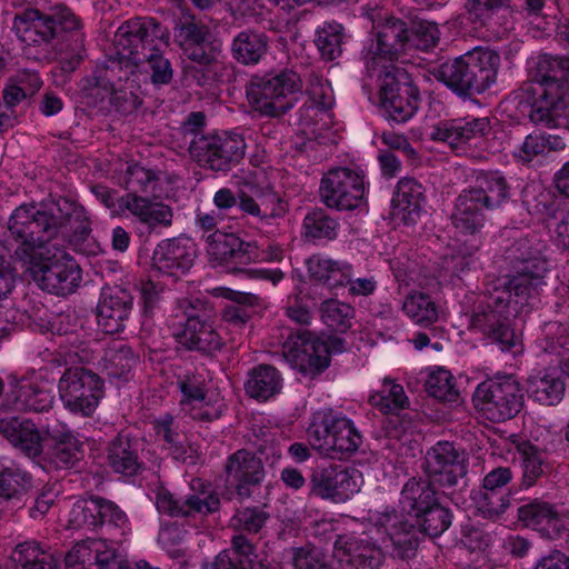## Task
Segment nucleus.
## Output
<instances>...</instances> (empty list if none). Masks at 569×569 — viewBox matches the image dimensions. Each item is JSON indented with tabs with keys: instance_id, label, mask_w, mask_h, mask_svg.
<instances>
[{
	"instance_id": "obj_15",
	"label": "nucleus",
	"mask_w": 569,
	"mask_h": 569,
	"mask_svg": "<svg viewBox=\"0 0 569 569\" xmlns=\"http://www.w3.org/2000/svg\"><path fill=\"white\" fill-rule=\"evenodd\" d=\"M345 350V341L330 336L321 337L310 331H298L283 343V357L296 369L306 375L325 370L331 355Z\"/></svg>"
},
{
	"instance_id": "obj_54",
	"label": "nucleus",
	"mask_w": 569,
	"mask_h": 569,
	"mask_svg": "<svg viewBox=\"0 0 569 569\" xmlns=\"http://www.w3.org/2000/svg\"><path fill=\"white\" fill-rule=\"evenodd\" d=\"M108 461L111 468L119 473L132 475L138 469L137 456L131 443L123 436L117 437L108 448Z\"/></svg>"
},
{
	"instance_id": "obj_28",
	"label": "nucleus",
	"mask_w": 569,
	"mask_h": 569,
	"mask_svg": "<svg viewBox=\"0 0 569 569\" xmlns=\"http://www.w3.org/2000/svg\"><path fill=\"white\" fill-rule=\"evenodd\" d=\"M425 470L435 486L450 487L466 473L465 459L452 443L440 441L427 452Z\"/></svg>"
},
{
	"instance_id": "obj_45",
	"label": "nucleus",
	"mask_w": 569,
	"mask_h": 569,
	"mask_svg": "<svg viewBox=\"0 0 569 569\" xmlns=\"http://www.w3.org/2000/svg\"><path fill=\"white\" fill-rule=\"evenodd\" d=\"M282 388V378L277 369L260 366L252 370L247 382L246 391L254 399L267 401L278 395Z\"/></svg>"
},
{
	"instance_id": "obj_2",
	"label": "nucleus",
	"mask_w": 569,
	"mask_h": 569,
	"mask_svg": "<svg viewBox=\"0 0 569 569\" xmlns=\"http://www.w3.org/2000/svg\"><path fill=\"white\" fill-rule=\"evenodd\" d=\"M402 32L401 23L385 24L368 37L362 49L367 74L376 80L380 106L396 122L409 120L418 109L417 89L395 67L407 44L401 40Z\"/></svg>"
},
{
	"instance_id": "obj_10",
	"label": "nucleus",
	"mask_w": 569,
	"mask_h": 569,
	"mask_svg": "<svg viewBox=\"0 0 569 569\" xmlns=\"http://www.w3.org/2000/svg\"><path fill=\"white\" fill-rule=\"evenodd\" d=\"M149 26L141 19H133L121 24L114 37V49L121 69L131 74L136 69L149 67L154 84L168 83L172 77L170 63L149 44Z\"/></svg>"
},
{
	"instance_id": "obj_22",
	"label": "nucleus",
	"mask_w": 569,
	"mask_h": 569,
	"mask_svg": "<svg viewBox=\"0 0 569 569\" xmlns=\"http://www.w3.org/2000/svg\"><path fill=\"white\" fill-rule=\"evenodd\" d=\"M181 315L172 320L173 335L178 342L189 349L213 351L221 347L222 341L210 322L203 321L194 313V308L188 301L179 303Z\"/></svg>"
},
{
	"instance_id": "obj_37",
	"label": "nucleus",
	"mask_w": 569,
	"mask_h": 569,
	"mask_svg": "<svg viewBox=\"0 0 569 569\" xmlns=\"http://www.w3.org/2000/svg\"><path fill=\"white\" fill-rule=\"evenodd\" d=\"M176 37L186 56L199 64L214 63L221 48L217 40L209 41L204 28L194 23L182 26Z\"/></svg>"
},
{
	"instance_id": "obj_32",
	"label": "nucleus",
	"mask_w": 569,
	"mask_h": 569,
	"mask_svg": "<svg viewBox=\"0 0 569 569\" xmlns=\"http://www.w3.org/2000/svg\"><path fill=\"white\" fill-rule=\"evenodd\" d=\"M493 455L508 459L513 451L520 456L521 467L523 469V480L527 486H531L535 480L545 471L546 452L529 441H520L517 436L509 438L499 437L491 442Z\"/></svg>"
},
{
	"instance_id": "obj_16",
	"label": "nucleus",
	"mask_w": 569,
	"mask_h": 569,
	"mask_svg": "<svg viewBox=\"0 0 569 569\" xmlns=\"http://www.w3.org/2000/svg\"><path fill=\"white\" fill-rule=\"evenodd\" d=\"M522 398L520 382L513 375L497 373L478 385L472 400L487 419L501 421L520 411Z\"/></svg>"
},
{
	"instance_id": "obj_41",
	"label": "nucleus",
	"mask_w": 569,
	"mask_h": 569,
	"mask_svg": "<svg viewBox=\"0 0 569 569\" xmlns=\"http://www.w3.org/2000/svg\"><path fill=\"white\" fill-rule=\"evenodd\" d=\"M519 519L528 527H532L546 536L553 538L565 528L566 519L560 517L552 507L546 502H531L518 510Z\"/></svg>"
},
{
	"instance_id": "obj_9",
	"label": "nucleus",
	"mask_w": 569,
	"mask_h": 569,
	"mask_svg": "<svg viewBox=\"0 0 569 569\" xmlns=\"http://www.w3.org/2000/svg\"><path fill=\"white\" fill-rule=\"evenodd\" d=\"M499 68V54L479 48L441 63L435 77L459 94L481 93L496 83Z\"/></svg>"
},
{
	"instance_id": "obj_43",
	"label": "nucleus",
	"mask_w": 569,
	"mask_h": 569,
	"mask_svg": "<svg viewBox=\"0 0 569 569\" xmlns=\"http://www.w3.org/2000/svg\"><path fill=\"white\" fill-rule=\"evenodd\" d=\"M368 401L383 415H398L409 405L403 387L389 377L381 380L380 389L370 392Z\"/></svg>"
},
{
	"instance_id": "obj_11",
	"label": "nucleus",
	"mask_w": 569,
	"mask_h": 569,
	"mask_svg": "<svg viewBox=\"0 0 569 569\" xmlns=\"http://www.w3.org/2000/svg\"><path fill=\"white\" fill-rule=\"evenodd\" d=\"M508 196L503 177L497 172L480 174L477 187L458 197L452 213L453 226L462 233H475L483 226V209L499 207Z\"/></svg>"
},
{
	"instance_id": "obj_50",
	"label": "nucleus",
	"mask_w": 569,
	"mask_h": 569,
	"mask_svg": "<svg viewBox=\"0 0 569 569\" xmlns=\"http://www.w3.org/2000/svg\"><path fill=\"white\" fill-rule=\"evenodd\" d=\"M425 387L430 396L443 401H455L458 397L455 377L443 367L427 369Z\"/></svg>"
},
{
	"instance_id": "obj_19",
	"label": "nucleus",
	"mask_w": 569,
	"mask_h": 569,
	"mask_svg": "<svg viewBox=\"0 0 569 569\" xmlns=\"http://www.w3.org/2000/svg\"><path fill=\"white\" fill-rule=\"evenodd\" d=\"M247 149L246 139L237 132H222L194 137L189 151L202 166L212 170H226L233 161L240 160Z\"/></svg>"
},
{
	"instance_id": "obj_39",
	"label": "nucleus",
	"mask_w": 569,
	"mask_h": 569,
	"mask_svg": "<svg viewBox=\"0 0 569 569\" xmlns=\"http://www.w3.org/2000/svg\"><path fill=\"white\" fill-rule=\"evenodd\" d=\"M566 382L558 370H542L531 373L527 381V392L536 402L555 406L561 401Z\"/></svg>"
},
{
	"instance_id": "obj_20",
	"label": "nucleus",
	"mask_w": 569,
	"mask_h": 569,
	"mask_svg": "<svg viewBox=\"0 0 569 569\" xmlns=\"http://www.w3.org/2000/svg\"><path fill=\"white\" fill-rule=\"evenodd\" d=\"M366 189V174L362 169L336 168L323 176L320 194L328 207L350 210L360 204Z\"/></svg>"
},
{
	"instance_id": "obj_25",
	"label": "nucleus",
	"mask_w": 569,
	"mask_h": 569,
	"mask_svg": "<svg viewBox=\"0 0 569 569\" xmlns=\"http://www.w3.org/2000/svg\"><path fill=\"white\" fill-rule=\"evenodd\" d=\"M207 251L213 261L231 272L244 271L243 267L258 258V249L254 244L242 241L233 233L222 231H214L208 237Z\"/></svg>"
},
{
	"instance_id": "obj_30",
	"label": "nucleus",
	"mask_w": 569,
	"mask_h": 569,
	"mask_svg": "<svg viewBox=\"0 0 569 569\" xmlns=\"http://www.w3.org/2000/svg\"><path fill=\"white\" fill-rule=\"evenodd\" d=\"M103 523H113L124 530L128 519L113 502L101 498L80 499L73 503L69 518L70 527L93 530Z\"/></svg>"
},
{
	"instance_id": "obj_55",
	"label": "nucleus",
	"mask_w": 569,
	"mask_h": 569,
	"mask_svg": "<svg viewBox=\"0 0 569 569\" xmlns=\"http://www.w3.org/2000/svg\"><path fill=\"white\" fill-rule=\"evenodd\" d=\"M306 234L312 239H333L337 236V222L321 212L305 218Z\"/></svg>"
},
{
	"instance_id": "obj_60",
	"label": "nucleus",
	"mask_w": 569,
	"mask_h": 569,
	"mask_svg": "<svg viewBox=\"0 0 569 569\" xmlns=\"http://www.w3.org/2000/svg\"><path fill=\"white\" fill-rule=\"evenodd\" d=\"M172 417L164 416L161 419H158L154 422V430L157 436L162 437L166 443L168 445V450L173 456L174 459H180L186 461L191 456H186V452L182 451L180 447H178L177 441L173 439V432L171 430Z\"/></svg>"
},
{
	"instance_id": "obj_64",
	"label": "nucleus",
	"mask_w": 569,
	"mask_h": 569,
	"mask_svg": "<svg viewBox=\"0 0 569 569\" xmlns=\"http://www.w3.org/2000/svg\"><path fill=\"white\" fill-rule=\"evenodd\" d=\"M547 228L559 244L569 247V211L549 220Z\"/></svg>"
},
{
	"instance_id": "obj_62",
	"label": "nucleus",
	"mask_w": 569,
	"mask_h": 569,
	"mask_svg": "<svg viewBox=\"0 0 569 569\" xmlns=\"http://www.w3.org/2000/svg\"><path fill=\"white\" fill-rule=\"evenodd\" d=\"M287 316L297 323L308 325L311 321V307L303 301L300 292L288 298Z\"/></svg>"
},
{
	"instance_id": "obj_44",
	"label": "nucleus",
	"mask_w": 569,
	"mask_h": 569,
	"mask_svg": "<svg viewBox=\"0 0 569 569\" xmlns=\"http://www.w3.org/2000/svg\"><path fill=\"white\" fill-rule=\"evenodd\" d=\"M232 555L220 552L212 561L202 565L201 569H254L257 556L248 540L238 536L232 540Z\"/></svg>"
},
{
	"instance_id": "obj_61",
	"label": "nucleus",
	"mask_w": 569,
	"mask_h": 569,
	"mask_svg": "<svg viewBox=\"0 0 569 569\" xmlns=\"http://www.w3.org/2000/svg\"><path fill=\"white\" fill-rule=\"evenodd\" d=\"M508 503V499L505 496L496 491L485 490L480 493L478 508L486 517H493L502 513L507 509Z\"/></svg>"
},
{
	"instance_id": "obj_12",
	"label": "nucleus",
	"mask_w": 569,
	"mask_h": 569,
	"mask_svg": "<svg viewBox=\"0 0 569 569\" xmlns=\"http://www.w3.org/2000/svg\"><path fill=\"white\" fill-rule=\"evenodd\" d=\"M28 269L37 284L50 293H71L81 282L79 264L69 253L57 248L43 246L31 252Z\"/></svg>"
},
{
	"instance_id": "obj_6",
	"label": "nucleus",
	"mask_w": 569,
	"mask_h": 569,
	"mask_svg": "<svg viewBox=\"0 0 569 569\" xmlns=\"http://www.w3.org/2000/svg\"><path fill=\"white\" fill-rule=\"evenodd\" d=\"M388 545L386 540L382 547H376L366 528L360 536H339L331 559L317 548L293 550L292 566L295 569H378Z\"/></svg>"
},
{
	"instance_id": "obj_38",
	"label": "nucleus",
	"mask_w": 569,
	"mask_h": 569,
	"mask_svg": "<svg viewBox=\"0 0 569 569\" xmlns=\"http://www.w3.org/2000/svg\"><path fill=\"white\" fill-rule=\"evenodd\" d=\"M309 277L312 281L329 289L347 286L352 277V266L343 260H335L327 256L315 254L306 260Z\"/></svg>"
},
{
	"instance_id": "obj_18",
	"label": "nucleus",
	"mask_w": 569,
	"mask_h": 569,
	"mask_svg": "<svg viewBox=\"0 0 569 569\" xmlns=\"http://www.w3.org/2000/svg\"><path fill=\"white\" fill-rule=\"evenodd\" d=\"M52 380L47 368L10 375L4 398L17 410H48L53 403Z\"/></svg>"
},
{
	"instance_id": "obj_58",
	"label": "nucleus",
	"mask_w": 569,
	"mask_h": 569,
	"mask_svg": "<svg viewBox=\"0 0 569 569\" xmlns=\"http://www.w3.org/2000/svg\"><path fill=\"white\" fill-rule=\"evenodd\" d=\"M307 94L313 107L329 109L333 104V91L329 82L320 77H313L307 89Z\"/></svg>"
},
{
	"instance_id": "obj_57",
	"label": "nucleus",
	"mask_w": 569,
	"mask_h": 569,
	"mask_svg": "<svg viewBox=\"0 0 569 569\" xmlns=\"http://www.w3.org/2000/svg\"><path fill=\"white\" fill-rule=\"evenodd\" d=\"M103 361L108 376L124 378L134 363V358L129 348L120 347L119 350L107 353Z\"/></svg>"
},
{
	"instance_id": "obj_4",
	"label": "nucleus",
	"mask_w": 569,
	"mask_h": 569,
	"mask_svg": "<svg viewBox=\"0 0 569 569\" xmlns=\"http://www.w3.org/2000/svg\"><path fill=\"white\" fill-rule=\"evenodd\" d=\"M0 433L44 470L68 468L79 458L82 441L63 423L41 432L27 419H0Z\"/></svg>"
},
{
	"instance_id": "obj_56",
	"label": "nucleus",
	"mask_w": 569,
	"mask_h": 569,
	"mask_svg": "<svg viewBox=\"0 0 569 569\" xmlns=\"http://www.w3.org/2000/svg\"><path fill=\"white\" fill-rule=\"evenodd\" d=\"M126 188L128 193L138 194V192H153L156 177L146 168L139 164L129 166L126 173Z\"/></svg>"
},
{
	"instance_id": "obj_8",
	"label": "nucleus",
	"mask_w": 569,
	"mask_h": 569,
	"mask_svg": "<svg viewBox=\"0 0 569 569\" xmlns=\"http://www.w3.org/2000/svg\"><path fill=\"white\" fill-rule=\"evenodd\" d=\"M14 29L20 39L27 44H41L49 42L59 34V30L74 32L76 53L70 61L61 59L62 69L72 71L81 59L83 34L79 18L66 6L54 4L48 12L41 13L37 9H26L14 19Z\"/></svg>"
},
{
	"instance_id": "obj_26",
	"label": "nucleus",
	"mask_w": 569,
	"mask_h": 569,
	"mask_svg": "<svg viewBox=\"0 0 569 569\" xmlns=\"http://www.w3.org/2000/svg\"><path fill=\"white\" fill-rule=\"evenodd\" d=\"M182 398L181 408L194 419L213 420L221 416L224 403L222 398L204 392V379L201 375L188 373L178 381Z\"/></svg>"
},
{
	"instance_id": "obj_27",
	"label": "nucleus",
	"mask_w": 569,
	"mask_h": 569,
	"mask_svg": "<svg viewBox=\"0 0 569 569\" xmlns=\"http://www.w3.org/2000/svg\"><path fill=\"white\" fill-rule=\"evenodd\" d=\"M67 569H128L112 545L103 539L77 542L66 556Z\"/></svg>"
},
{
	"instance_id": "obj_1",
	"label": "nucleus",
	"mask_w": 569,
	"mask_h": 569,
	"mask_svg": "<svg viewBox=\"0 0 569 569\" xmlns=\"http://www.w3.org/2000/svg\"><path fill=\"white\" fill-rule=\"evenodd\" d=\"M516 251L517 276L495 287L486 297L487 309L475 313L470 327L478 329L496 342L502 351L520 350V337L510 328V320L523 312L541 286L547 272V262L539 256L540 250L519 242Z\"/></svg>"
},
{
	"instance_id": "obj_29",
	"label": "nucleus",
	"mask_w": 569,
	"mask_h": 569,
	"mask_svg": "<svg viewBox=\"0 0 569 569\" xmlns=\"http://www.w3.org/2000/svg\"><path fill=\"white\" fill-rule=\"evenodd\" d=\"M489 131L490 122L487 118H465L441 121L431 129L429 136L435 141L448 143L458 152H465L466 146H477Z\"/></svg>"
},
{
	"instance_id": "obj_31",
	"label": "nucleus",
	"mask_w": 569,
	"mask_h": 569,
	"mask_svg": "<svg viewBox=\"0 0 569 569\" xmlns=\"http://www.w3.org/2000/svg\"><path fill=\"white\" fill-rule=\"evenodd\" d=\"M103 523H113L124 530L128 519L113 502L101 498L80 499L73 503L69 518L70 527L93 530Z\"/></svg>"
},
{
	"instance_id": "obj_53",
	"label": "nucleus",
	"mask_w": 569,
	"mask_h": 569,
	"mask_svg": "<svg viewBox=\"0 0 569 569\" xmlns=\"http://www.w3.org/2000/svg\"><path fill=\"white\" fill-rule=\"evenodd\" d=\"M346 38L343 27L340 23L327 22L317 30L316 46L325 59L333 60L341 54V47Z\"/></svg>"
},
{
	"instance_id": "obj_14",
	"label": "nucleus",
	"mask_w": 569,
	"mask_h": 569,
	"mask_svg": "<svg viewBox=\"0 0 569 569\" xmlns=\"http://www.w3.org/2000/svg\"><path fill=\"white\" fill-rule=\"evenodd\" d=\"M301 94V80L295 71L253 79L247 88L251 108L264 116H278L292 108Z\"/></svg>"
},
{
	"instance_id": "obj_49",
	"label": "nucleus",
	"mask_w": 569,
	"mask_h": 569,
	"mask_svg": "<svg viewBox=\"0 0 569 569\" xmlns=\"http://www.w3.org/2000/svg\"><path fill=\"white\" fill-rule=\"evenodd\" d=\"M402 310L415 323L421 326L432 325L441 317L440 308L420 291H412L406 297Z\"/></svg>"
},
{
	"instance_id": "obj_3",
	"label": "nucleus",
	"mask_w": 569,
	"mask_h": 569,
	"mask_svg": "<svg viewBox=\"0 0 569 569\" xmlns=\"http://www.w3.org/2000/svg\"><path fill=\"white\" fill-rule=\"evenodd\" d=\"M9 230L34 252L58 233L83 239L89 232V220L81 204L60 198L44 209L33 204L17 208L9 219Z\"/></svg>"
},
{
	"instance_id": "obj_23",
	"label": "nucleus",
	"mask_w": 569,
	"mask_h": 569,
	"mask_svg": "<svg viewBox=\"0 0 569 569\" xmlns=\"http://www.w3.org/2000/svg\"><path fill=\"white\" fill-rule=\"evenodd\" d=\"M191 489L193 493L188 496L186 500L179 501L167 489L157 488L154 490V505L158 511L178 517L191 513L207 515L218 510L219 498L200 479L192 480Z\"/></svg>"
},
{
	"instance_id": "obj_24",
	"label": "nucleus",
	"mask_w": 569,
	"mask_h": 569,
	"mask_svg": "<svg viewBox=\"0 0 569 569\" xmlns=\"http://www.w3.org/2000/svg\"><path fill=\"white\" fill-rule=\"evenodd\" d=\"M312 491L332 502H346L360 491L363 478L359 470L330 467L317 471L311 479Z\"/></svg>"
},
{
	"instance_id": "obj_21",
	"label": "nucleus",
	"mask_w": 569,
	"mask_h": 569,
	"mask_svg": "<svg viewBox=\"0 0 569 569\" xmlns=\"http://www.w3.org/2000/svg\"><path fill=\"white\" fill-rule=\"evenodd\" d=\"M97 196L101 198L106 207L112 210V214H122L127 210L149 230L168 228L172 223V209L161 201L150 200L134 193H127L118 200L119 208L113 209V197L107 189H100Z\"/></svg>"
},
{
	"instance_id": "obj_35",
	"label": "nucleus",
	"mask_w": 569,
	"mask_h": 569,
	"mask_svg": "<svg viewBox=\"0 0 569 569\" xmlns=\"http://www.w3.org/2000/svg\"><path fill=\"white\" fill-rule=\"evenodd\" d=\"M264 476L260 458L240 450L232 455L227 465V482L240 497L250 495V487L258 485Z\"/></svg>"
},
{
	"instance_id": "obj_36",
	"label": "nucleus",
	"mask_w": 569,
	"mask_h": 569,
	"mask_svg": "<svg viewBox=\"0 0 569 569\" xmlns=\"http://www.w3.org/2000/svg\"><path fill=\"white\" fill-rule=\"evenodd\" d=\"M422 186L412 179L398 182L391 200L390 216L395 224H413L418 221L422 203Z\"/></svg>"
},
{
	"instance_id": "obj_42",
	"label": "nucleus",
	"mask_w": 569,
	"mask_h": 569,
	"mask_svg": "<svg viewBox=\"0 0 569 569\" xmlns=\"http://www.w3.org/2000/svg\"><path fill=\"white\" fill-rule=\"evenodd\" d=\"M435 495V485L430 481L409 480L401 491L400 499L401 508L408 513L409 520L419 519L423 511L437 500Z\"/></svg>"
},
{
	"instance_id": "obj_33",
	"label": "nucleus",
	"mask_w": 569,
	"mask_h": 569,
	"mask_svg": "<svg viewBox=\"0 0 569 569\" xmlns=\"http://www.w3.org/2000/svg\"><path fill=\"white\" fill-rule=\"evenodd\" d=\"M194 257L196 251L190 240H164L153 251L152 266L162 274L179 278L191 268Z\"/></svg>"
},
{
	"instance_id": "obj_40",
	"label": "nucleus",
	"mask_w": 569,
	"mask_h": 569,
	"mask_svg": "<svg viewBox=\"0 0 569 569\" xmlns=\"http://www.w3.org/2000/svg\"><path fill=\"white\" fill-rule=\"evenodd\" d=\"M565 140L557 134L533 132L513 150V157L522 163H541L551 152L563 150Z\"/></svg>"
},
{
	"instance_id": "obj_34",
	"label": "nucleus",
	"mask_w": 569,
	"mask_h": 569,
	"mask_svg": "<svg viewBox=\"0 0 569 569\" xmlns=\"http://www.w3.org/2000/svg\"><path fill=\"white\" fill-rule=\"evenodd\" d=\"M131 307L132 300L127 291L118 288L103 289L97 308L99 328L108 335L122 331Z\"/></svg>"
},
{
	"instance_id": "obj_59",
	"label": "nucleus",
	"mask_w": 569,
	"mask_h": 569,
	"mask_svg": "<svg viewBox=\"0 0 569 569\" xmlns=\"http://www.w3.org/2000/svg\"><path fill=\"white\" fill-rule=\"evenodd\" d=\"M29 83L23 84L20 81V84H9L4 89L3 99L7 104L14 106L23 100L28 94H32L41 87V80L36 73L28 74Z\"/></svg>"
},
{
	"instance_id": "obj_5",
	"label": "nucleus",
	"mask_w": 569,
	"mask_h": 569,
	"mask_svg": "<svg viewBox=\"0 0 569 569\" xmlns=\"http://www.w3.org/2000/svg\"><path fill=\"white\" fill-rule=\"evenodd\" d=\"M450 523L449 510L437 503L436 500L419 519L403 521L395 512L370 513L367 535L373 540L376 547H382L383 541H388V548L383 549L385 556L386 553H400L411 547L417 530L430 536H439L449 528Z\"/></svg>"
},
{
	"instance_id": "obj_46",
	"label": "nucleus",
	"mask_w": 569,
	"mask_h": 569,
	"mask_svg": "<svg viewBox=\"0 0 569 569\" xmlns=\"http://www.w3.org/2000/svg\"><path fill=\"white\" fill-rule=\"evenodd\" d=\"M268 39L263 33L254 31H241L231 46L233 58L242 64H256L266 54Z\"/></svg>"
},
{
	"instance_id": "obj_13",
	"label": "nucleus",
	"mask_w": 569,
	"mask_h": 569,
	"mask_svg": "<svg viewBox=\"0 0 569 569\" xmlns=\"http://www.w3.org/2000/svg\"><path fill=\"white\" fill-rule=\"evenodd\" d=\"M307 438L312 449L333 459L356 452L361 443V436L350 419L325 411L313 413Z\"/></svg>"
},
{
	"instance_id": "obj_47",
	"label": "nucleus",
	"mask_w": 569,
	"mask_h": 569,
	"mask_svg": "<svg viewBox=\"0 0 569 569\" xmlns=\"http://www.w3.org/2000/svg\"><path fill=\"white\" fill-rule=\"evenodd\" d=\"M401 23L403 26V32L401 34V40L407 43L406 49H403L400 52V56L402 53L408 52L411 48H417L420 50H429L433 48L438 41H439V29L438 26L430 21H421L417 23L415 27V30L411 32V36L408 37L407 34V28L406 23L398 20V19H387L383 23H378L375 26V30L371 33H376L377 30L385 26V24H393V23Z\"/></svg>"
},
{
	"instance_id": "obj_17",
	"label": "nucleus",
	"mask_w": 569,
	"mask_h": 569,
	"mask_svg": "<svg viewBox=\"0 0 569 569\" xmlns=\"http://www.w3.org/2000/svg\"><path fill=\"white\" fill-rule=\"evenodd\" d=\"M57 387L63 408L82 417L91 416L104 395L102 379L94 372L80 367L67 369Z\"/></svg>"
},
{
	"instance_id": "obj_52",
	"label": "nucleus",
	"mask_w": 569,
	"mask_h": 569,
	"mask_svg": "<svg viewBox=\"0 0 569 569\" xmlns=\"http://www.w3.org/2000/svg\"><path fill=\"white\" fill-rule=\"evenodd\" d=\"M30 483L29 475L13 460L0 458V498L10 499Z\"/></svg>"
},
{
	"instance_id": "obj_48",
	"label": "nucleus",
	"mask_w": 569,
	"mask_h": 569,
	"mask_svg": "<svg viewBox=\"0 0 569 569\" xmlns=\"http://www.w3.org/2000/svg\"><path fill=\"white\" fill-rule=\"evenodd\" d=\"M11 559L21 569H57L58 560L53 555L44 551L36 541L19 543Z\"/></svg>"
},
{
	"instance_id": "obj_63",
	"label": "nucleus",
	"mask_w": 569,
	"mask_h": 569,
	"mask_svg": "<svg viewBox=\"0 0 569 569\" xmlns=\"http://www.w3.org/2000/svg\"><path fill=\"white\" fill-rule=\"evenodd\" d=\"M233 525L250 532H257L264 523L266 516L257 509H244L232 518Z\"/></svg>"
},
{
	"instance_id": "obj_7",
	"label": "nucleus",
	"mask_w": 569,
	"mask_h": 569,
	"mask_svg": "<svg viewBox=\"0 0 569 569\" xmlns=\"http://www.w3.org/2000/svg\"><path fill=\"white\" fill-rule=\"evenodd\" d=\"M540 79L533 89L537 99L530 119L550 128H569V59L542 57L538 62Z\"/></svg>"
},
{
	"instance_id": "obj_51",
	"label": "nucleus",
	"mask_w": 569,
	"mask_h": 569,
	"mask_svg": "<svg viewBox=\"0 0 569 569\" xmlns=\"http://www.w3.org/2000/svg\"><path fill=\"white\" fill-rule=\"evenodd\" d=\"M321 319L326 326L339 332L348 331L355 320V308L337 299H329L321 303Z\"/></svg>"
}]
</instances>
